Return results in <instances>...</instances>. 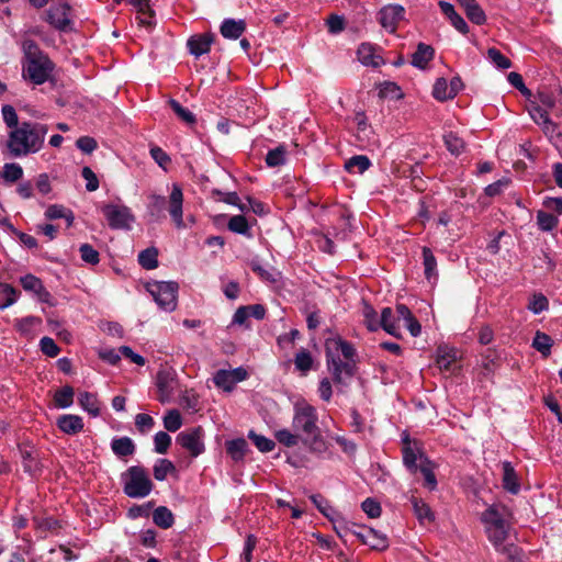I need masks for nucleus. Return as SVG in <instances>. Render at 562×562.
<instances>
[{
    "mask_svg": "<svg viewBox=\"0 0 562 562\" xmlns=\"http://www.w3.org/2000/svg\"><path fill=\"white\" fill-rule=\"evenodd\" d=\"M326 368L336 385L349 386L357 374L359 357L355 346L341 338L330 339L325 349Z\"/></svg>",
    "mask_w": 562,
    "mask_h": 562,
    "instance_id": "1",
    "label": "nucleus"
},
{
    "mask_svg": "<svg viewBox=\"0 0 562 562\" xmlns=\"http://www.w3.org/2000/svg\"><path fill=\"white\" fill-rule=\"evenodd\" d=\"M293 411L292 429L300 435L301 442L313 453L323 454L326 452L327 445L318 427L316 408L307 403H297Z\"/></svg>",
    "mask_w": 562,
    "mask_h": 562,
    "instance_id": "2",
    "label": "nucleus"
},
{
    "mask_svg": "<svg viewBox=\"0 0 562 562\" xmlns=\"http://www.w3.org/2000/svg\"><path fill=\"white\" fill-rule=\"evenodd\" d=\"M48 126L44 123L24 121L9 133L7 147L14 158L38 153L45 142Z\"/></svg>",
    "mask_w": 562,
    "mask_h": 562,
    "instance_id": "3",
    "label": "nucleus"
},
{
    "mask_svg": "<svg viewBox=\"0 0 562 562\" xmlns=\"http://www.w3.org/2000/svg\"><path fill=\"white\" fill-rule=\"evenodd\" d=\"M21 50L23 53L21 60L23 79L36 86L45 83L52 76L55 67L48 55L31 38L22 41Z\"/></svg>",
    "mask_w": 562,
    "mask_h": 562,
    "instance_id": "4",
    "label": "nucleus"
},
{
    "mask_svg": "<svg viewBox=\"0 0 562 562\" xmlns=\"http://www.w3.org/2000/svg\"><path fill=\"white\" fill-rule=\"evenodd\" d=\"M168 203V212L177 228H183V193L179 184L175 183L169 194V200L164 195L153 193L148 196L147 214L151 222H159L166 217L165 211Z\"/></svg>",
    "mask_w": 562,
    "mask_h": 562,
    "instance_id": "5",
    "label": "nucleus"
},
{
    "mask_svg": "<svg viewBox=\"0 0 562 562\" xmlns=\"http://www.w3.org/2000/svg\"><path fill=\"white\" fill-rule=\"evenodd\" d=\"M120 481L123 493L134 499L149 496L154 490V483L148 471L142 465H131L121 473Z\"/></svg>",
    "mask_w": 562,
    "mask_h": 562,
    "instance_id": "6",
    "label": "nucleus"
},
{
    "mask_svg": "<svg viewBox=\"0 0 562 562\" xmlns=\"http://www.w3.org/2000/svg\"><path fill=\"white\" fill-rule=\"evenodd\" d=\"M147 291L161 311L170 313L177 308L179 291L177 282L154 281L148 283Z\"/></svg>",
    "mask_w": 562,
    "mask_h": 562,
    "instance_id": "7",
    "label": "nucleus"
},
{
    "mask_svg": "<svg viewBox=\"0 0 562 562\" xmlns=\"http://www.w3.org/2000/svg\"><path fill=\"white\" fill-rule=\"evenodd\" d=\"M101 212L112 229H130L132 223L135 222L134 214L126 205L104 204L101 207Z\"/></svg>",
    "mask_w": 562,
    "mask_h": 562,
    "instance_id": "8",
    "label": "nucleus"
},
{
    "mask_svg": "<svg viewBox=\"0 0 562 562\" xmlns=\"http://www.w3.org/2000/svg\"><path fill=\"white\" fill-rule=\"evenodd\" d=\"M70 12L71 8L67 2L55 3L46 10L45 21L58 32H70L74 26Z\"/></svg>",
    "mask_w": 562,
    "mask_h": 562,
    "instance_id": "9",
    "label": "nucleus"
},
{
    "mask_svg": "<svg viewBox=\"0 0 562 562\" xmlns=\"http://www.w3.org/2000/svg\"><path fill=\"white\" fill-rule=\"evenodd\" d=\"M405 18V9L397 3H390L383 5L378 14L376 20L380 25L390 34H394L397 30L398 23Z\"/></svg>",
    "mask_w": 562,
    "mask_h": 562,
    "instance_id": "10",
    "label": "nucleus"
},
{
    "mask_svg": "<svg viewBox=\"0 0 562 562\" xmlns=\"http://www.w3.org/2000/svg\"><path fill=\"white\" fill-rule=\"evenodd\" d=\"M203 436V429L201 427H194L179 432L176 441L183 449L188 450L193 458H196L205 450Z\"/></svg>",
    "mask_w": 562,
    "mask_h": 562,
    "instance_id": "11",
    "label": "nucleus"
},
{
    "mask_svg": "<svg viewBox=\"0 0 562 562\" xmlns=\"http://www.w3.org/2000/svg\"><path fill=\"white\" fill-rule=\"evenodd\" d=\"M20 284L24 291L32 293L35 299L49 306L55 305L53 295L46 290L42 280L32 273H27L20 278Z\"/></svg>",
    "mask_w": 562,
    "mask_h": 562,
    "instance_id": "12",
    "label": "nucleus"
},
{
    "mask_svg": "<svg viewBox=\"0 0 562 562\" xmlns=\"http://www.w3.org/2000/svg\"><path fill=\"white\" fill-rule=\"evenodd\" d=\"M156 387L158 391V401L162 404L168 403L177 386L176 372L169 369H161L156 374Z\"/></svg>",
    "mask_w": 562,
    "mask_h": 562,
    "instance_id": "13",
    "label": "nucleus"
},
{
    "mask_svg": "<svg viewBox=\"0 0 562 562\" xmlns=\"http://www.w3.org/2000/svg\"><path fill=\"white\" fill-rule=\"evenodd\" d=\"M510 526L507 528H498L485 531L490 542L493 544L494 549L502 553L506 554L508 558L514 559L518 554V547L515 544H506L505 541L508 538Z\"/></svg>",
    "mask_w": 562,
    "mask_h": 562,
    "instance_id": "14",
    "label": "nucleus"
},
{
    "mask_svg": "<svg viewBox=\"0 0 562 562\" xmlns=\"http://www.w3.org/2000/svg\"><path fill=\"white\" fill-rule=\"evenodd\" d=\"M19 453L24 473L36 477L42 472V464L36 450L33 447L19 445Z\"/></svg>",
    "mask_w": 562,
    "mask_h": 562,
    "instance_id": "15",
    "label": "nucleus"
},
{
    "mask_svg": "<svg viewBox=\"0 0 562 562\" xmlns=\"http://www.w3.org/2000/svg\"><path fill=\"white\" fill-rule=\"evenodd\" d=\"M356 123V137L361 147L371 145L374 143V132L368 122V117L364 112L360 111L355 114L353 119Z\"/></svg>",
    "mask_w": 562,
    "mask_h": 562,
    "instance_id": "16",
    "label": "nucleus"
},
{
    "mask_svg": "<svg viewBox=\"0 0 562 562\" xmlns=\"http://www.w3.org/2000/svg\"><path fill=\"white\" fill-rule=\"evenodd\" d=\"M481 521L485 526V531L498 528H507L509 522L505 519L501 508L493 504L490 505L481 515Z\"/></svg>",
    "mask_w": 562,
    "mask_h": 562,
    "instance_id": "17",
    "label": "nucleus"
},
{
    "mask_svg": "<svg viewBox=\"0 0 562 562\" xmlns=\"http://www.w3.org/2000/svg\"><path fill=\"white\" fill-rule=\"evenodd\" d=\"M213 41L214 35L212 33L195 34L189 37L187 47L192 56L199 58L210 52Z\"/></svg>",
    "mask_w": 562,
    "mask_h": 562,
    "instance_id": "18",
    "label": "nucleus"
},
{
    "mask_svg": "<svg viewBox=\"0 0 562 562\" xmlns=\"http://www.w3.org/2000/svg\"><path fill=\"white\" fill-rule=\"evenodd\" d=\"M422 257L425 279L430 285L434 286L439 280L437 259L432 250L427 246L422 248Z\"/></svg>",
    "mask_w": 562,
    "mask_h": 562,
    "instance_id": "19",
    "label": "nucleus"
},
{
    "mask_svg": "<svg viewBox=\"0 0 562 562\" xmlns=\"http://www.w3.org/2000/svg\"><path fill=\"white\" fill-rule=\"evenodd\" d=\"M357 56L367 67L378 68L384 64L382 56L375 53V47L370 43H361L357 49Z\"/></svg>",
    "mask_w": 562,
    "mask_h": 562,
    "instance_id": "20",
    "label": "nucleus"
},
{
    "mask_svg": "<svg viewBox=\"0 0 562 562\" xmlns=\"http://www.w3.org/2000/svg\"><path fill=\"white\" fill-rule=\"evenodd\" d=\"M503 488L512 495H517L520 492V482L517 472L509 461H503Z\"/></svg>",
    "mask_w": 562,
    "mask_h": 562,
    "instance_id": "21",
    "label": "nucleus"
},
{
    "mask_svg": "<svg viewBox=\"0 0 562 562\" xmlns=\"http://www.w3.org/2000/svg\"><path fill=\"white\" fill-rule=\"evenodd\" d=\"M435 49L432 46L423 42L417 44L415 53L412 55L411 65L417 69L424 70L434 59Z\"/></svg>",
    "mask_w": 562,
    "mask_h": 562,
    "instance_id": "22",
    "label": "nucleus"
},
{
    "mask_svg": "<svg viewBox=\"0 0 562 562\" xmlns=\"http://www.w3.org/2000/svg\"><path fill=\"white\" fill-rule=\"evenodd\" d=\"M56 425L60 431L70 436L80 432L85 426L82 417L74 414L60 415Z\"/></svg>",
    "mask_w": 562,
    "mask_h": 562,
    "instance_id": "23",
    "label": "nucleus"
},
{
    "mask_svg": "<svg viewBox=\"0 0 562 562\" xmlns=\"http://www.w3.org/2000/svg\"><path fill=\"white\" fill-rule=\"evenodd\" d=\"M246 31V22L243 19H224L220 26V32L224 38L238 40Z\"/></svg>",
    "mask_w": 562,
    "mask_h": 562,
    "instance_id": "24",
    "label": "nucleus"
},
{
    "mask_svg": "<svg viewBox=\"0 0 562 562\" xmlns=\"http://www.w3.org/2000/svg\"><path fill=\"white\" fill-rule=\"evenodd\" d=\"M528 112L532 121L542 126L544 132L553 131L554 124L549 116V111L537 102L529 101Z\"/></svg>",
    "mask_w": 562,
    "mask_h": 562,
    "instance_id": "25",
    "label": "nucleus"
},
{
    "mask_svg": "<svg viewBox=\"0 0 562 562\" xmlns=\"http://www.w3.org/2000/svg\"><path fill=\"white\" fill-rule=\"evenodd\" d=\"M379 325L380 329H383L389 335L401 338V328L400 325H397L396 316L391 307L385 306L382 308Z\"/></svg>",
    "mask_w": 562,
    "mask_h": 562,
    "instance_id": "26",
    "label": "nucleus"
},
{
    "mask_svg": "<svg viewBox=\"0 0 562 562\" xmlns=\"http://www.w3.org/2000/svg\"><path fill=\"white\" fill-rule=\"evenodd\" d=\"M110 446H111L112 452L117 458H125V457L133 456L136 451V446H135L134 441L132 440V438H130L127 436L114 437L111 440Z\"/></svg>",
    "mask_w": 562,
    "mask_h": 562,
    "instance_id": "27",
    "label": "nucleus"
},
{
    "mask_svg": "<svg viewBox=\"0 0 562 562\" xmlns=\"http://www.w3.org/2000/svg\"><path fill=\"white\" fill-rule=\"evenodd\" d=\"M434 470L435 463L428 457L420 456V464L418 467V471L423 474L424 485L429 491H435L438 485Z\"/></svg>",
    "mask_w": 562,
    "mask_h": 562,
    "instance_id": "28",
    "label": "nucleus"
},
{
    "mask_svg": "<svg viewBox=\"0 0 562 562\" xmlns=\"http://www.w3.org/2000/svg\"><path fill=\"white\" fill-rule=\"evenodd\" d=\"M225 447L227 454L235 462L244 461L247 452L249 451V446L244 438L227 440Z\"/></svg>",
    "mask_w": 562,
    "mask_h": 562,
    "instance_id": "29",
    "label": "nucleus"
},
{
    "mask_svg": "<svg viewBox=\"0 0 562 562\" xmlns=\"http://www.w3.org/2000/svg\"><path fill=\"white\" fill-rule=\"evenodd\" d=\"M249 266L251 270L258 274V277L266 282L277 283L280 279L281 273L277 271L274 268H266L261 260L258 257H255L250 260Z\"/></svg>",
    "mask_w": 562,
    "mask_h": 562,
    "instance_id": "30",
    "label": "nucleus"
},
{
    "mask_svg": "<svg viewBox=\"0 0 562 562\" xmlns=\"http://www.w3.org/2000/svg\"><path fill=\"white\" fill-rule=\"evenodd\" d=\"M78 403L91 417H98L101 413L100 401L94 393L87 391L79 393Z\"/></svg>",
    "mask_w": 562,
    "mask_h": 562,
    "instance_id": "31",
    "label": "nucleus"
},
{
    "mask_svg": "<svg viewBox=\"0 0 562 562\" xmlns=\"http://www.w3.org/2000/svg\"><path fill=\"white\" fill-rule=\"evenodd\" d=\"M45 218L49 221L64 218L67 222V226L70 227L74 224L75 215L71 210L65 207L61 204H50L45 211Z\"/></svg>",
    "mask_w": 562,
    "mask_h": 562,
    "instance_id": "32",
    "label": "nucleus"
},
{
    "mask_svg": "<svg viewBox=\"0 0 562 562\" xmlns=\"http://www.w3.org/2000/svg\"><path fill=\"white\" fill-rule=\"evenodd\" d=\"M411 504L413 506L414 514L416 515L419 522H431L435 520V514L429 505L422 498L412 497Z\"/></svg>",
    "mask_w": 562,
    "mask_h": 562,
    "instance_id": "33",
    "label": "nucleus"
},
{
    "mask_svg": "<svg viewBox=\"0 0 562 562\" xmlns=\"http://www.w3.org/2000/svg\"><path fill=\"white\" fill-rule=\"evenodd\" d=\"M154 524L162 529L171 528L175 524V516L172 512L166 506H158L153 509Z\"/></svg>",
    "mask_w": 562,
    "mask_h": 562,
    "instance_id": "34",
    "label": "nucleus"
},
{
    "mask_svg": "<svg viewBox=\"0 0 562 562\" xmlns=\"http://www.w3.org/2000/svg\"><path fill=\"white\" fill-rule=\"evenodd\" d=\"M372 166L371 160L366 155H355L345 162V169L349 173L362 175Z\"/></svg>",
    "mask_w": 562,
    "mask_h": 562,
    "instance_id": "35",
    "label": "nucleus"
},
{
    "mask_svg": "<svg viewBox=\"0 0 562 562\" xmlns=\"http://www.w3.org/2000/svg\"><path fill=\"white\" fill-rule=\"evenodd\" d=\"M294 366L295 369L301 373V375H306L314 366V358L310 350L305 348H301L294 357Z\"/></svg>",
    "mask_w": 562,
    "mask_h": 562,
    "instance_id": "36",
    "label": "nucleus"
},
{
    "mask_svg": "<svg viewBox=\"0 0 562 562\" xmlns=\"http://www.w3.org/2000/svg\"><path fill=\"white\" fill-rule=\"evenodd\" d=\"M532 348L547 358L551 355L553 339L548 334L537 330L531 342Z\"/></svg>",
    "mask_w": 562,
    "mask_h": 562,
    "instance_id": "37",
    "label": "nucleus"
},
{
    "mask_svg": "<svg viewBox=\"0 0 562 562\" xmlns=\"http://www.w3.org/2000/svg\"><path fill=\"white\" fill-rule=\"evenodd\" d=\"M420 456H425L420 450H415L411 445L402 448L403 464L411 473L415 474L418 471L417 460Z\"/></svg>",
    "mask_w": 562,
    "mask_h": 562,
    "instance_id": "38",
    "label": "nucleus"
},
{
    "mask_svg": "<svg viewBox=\"0 0 562 562\" xmlns=\"http://www.w3.org/2000/svg\"><path fill=\"white\" fill-rule=\"evenodd\" d=\"M227 227L235 234L243 235L247 238L252 237L251 227L244 215H234L229 218Z\"/></svg>",
    "mask_w": 562,
    "mask_h": 562,
    "instance_id": "39",
    "label": "nucleus"
},
{
    "mask_svg": "<svg viewBox=\"0 0 562 562\" xmlns=\"http://www.w3.org/2000/svg\"><path fill=\"white\" fill-rule=\"evenodd\" d=\"M75 391L70 385H64L54 394V402L58 408L66 409L74 404Z\"/></svg>",
    "mask_w": 562,
    "mask_h": 562,
    "instance_id": "40",
    "label": "nucleus"
},
{
    "mask_svg": "<svg viewBox=\"0 0 562 562\" xmlns=\"http://www.w3.org/2000/svg\"><path fill=\"white\" fill-rule=\"evenodd\" d=\"M155 501H148L143 504H133L126 512V517L131 520L138 518H148L153 513Z\"/></svg>",
    "mask_w": 562,
    "mask_h": 562,
    "instance_id": "41",
    "label": "nucleus"
},
{
    "mask_svg": "<svg viewBox=\"0 0 562 562\" xmlns=\"http://www.w3.org/2000/svg\"><path fill=\"white\" fill-rule=\"evenodd\" d=\"M312 503L316 506V508L329 520L331 518L338 517L340 514L335 507H333L329 502L321 494H312L310 496Z\"/></svg>",
    "mask_w": 562,
    "mask_h": 562,
    "instance_id": "42",
    "label": "nucleus"
},
{
    "mask_svg": "<svg viewBox=\"0 0 562 562\" xmlns=\"http://www.w3.org/2000/svg\"><path fill=\"white\" fill-rule=\"evenodd\" d=\"M443 142L447 150L453 156L461 155L465 148L464 140L454 132L446 133L443 135Z\"/></svg>",
    "mask_w": 562,
    "mask_h": 562,
    "instance_id": "43",
    "label": "nucleus"
},
{
    "mask_svg": "<svg viewBox=\"0 0 562 562\" xmlns=\"http://www.w3.org/2000/svg\"><path fill=\"white\" fill-rule=\"evenodd\" d=\"M138 263L146 270H153L158 267V250L155 247H148L138 254Z\"/></svg>",
    "mask_w": 562,
    "mask_h": 562,
    "instance_id": "44",
    "label": "nucleus"
},
{
    "mask_svg": "<svg viewBox=\"0 0 562 562\" xmlns=\"http://www.w3.org/2000/svg\"><path fill=\"white\" fill-rule=\"evenodd\" d=\"M367 546H369L373 550L383 551L389 547V540L387 537L373 529L370 528L367 530Z\"/></svg>",
    "mask_w": 562,
    "mask_h": 562,
    "instance_id": "45",
    "label": "nucleus"
},
{
    "mask_svg": "<svg viewBox=\"0 0 562 562\" xmlns=\"http://www.w3.org/2000/svg\"><path fill=\"white\" fill-rule=\"evenodd\" d=\"M268 167H279L283 166L286 162V148L284 145H279L278 147L270 149L265 159Z\"/></svg>",
    "mask_w": 562,
    "mask_h": 562,
    "instance_id": "46",
    "label": "nucleus"
},
{
    "mask_svg": "<svg viewBox=\"0 0 562 562\" xmlns=\"http://www.w3.org/2000/svg\"><path fill=\"white\" fill-rule=\"evenodd\" d=\"M18 297V292L11 284L0 282V310L13 305Z\"/></svg>",
    "mask_w": 562,
    "mask_h": 562,
    "instance_id": "47",
    "label": "nucleus"
},
{
    "mask_svg": "<svg viewBox=\"0 0 562 562\" xmlns=\"http://www.w3.org/2000/svg\"><path fill=\"white\" fill-rule=\"evenodd\" d=\"M247 437H248V439H250L252 441V443L256 446V448L262 453L270 452L276 447V442L272 439H270L263 435H259L255 430H249Z\"/></svg>",
    "mask_w": 562,
    "mask_h": 562,
    "instance_id": "48",
    "label": "nucleus"
},
{
    "mask_svg": "<svg viewBox=\"0 0 562 562\" xmlns=\"http://www.w3.org/2000/svg\"><path fill=\"white\" fill-rule=\"evenodd\" d=\"M456 359V350L441 347L438 348L436 362L440 370L450 371Z\"/></svg>",
    "mask_w": 562,
    "mask_h": 562,
    "instance_id": "49",
    "label": "nucleus"
},
{
    "mask_svg": "<svg viewBox=\"0 0 562 562\" xmlns=\"http://www.w3.org/2000/svg\"><path fill=\"white\" fill-rule=\"evenodd\" d=\"M334 526V530L336 531L337 536L341 539H346L349 535H351L352 528H356L357 525L353 522L348 521L341 513L338 515V517L331 518L330 520Z\"/></svg>",
    "mask_w": 562,
    "mask_h": 562,
    "instance_id": "50",
    "label": "nucleus"
},
{
    "mask_svg": "<svg viewBox=\"0 0 562 562\" xmlns=\"http://www.w3.org/2000/svg\"><path fill=\"white\" fill-rule=\"evenodd\" d=\"M176 470L175 464L168 459H158L153 468L154 477L157 481H165L171 472Z\"/></svg>",
    "mask_w": 562,
    "mask_h": 562,
    "instance_id": "51",
    "label": "nucleus"
},
{
    "mask_svg": "<svg viewBox=\"0 0 562 562\" xmlns=\"http://www.w3.org/2000/svg\"><path fill=\"white\" fill-rule=\"evenodd\" d=\"M559 220L555 215L546 211L537 212V225L540 231L552 232L553 229L557 228Z\"/></svg>",
    "mask_w": 562,
    "mask_h": 562,
    "instance_id": "52",
    "label": "nucleus"
},
{
    "mask_svg": "<svg viewBox=\"0 0 562 562\" xmlns=\"http://www.w3.org/2000/svg\"><path fill=\"white\" fill-rule=\"evenodd\" d=\"M362 315L364 318L366 327L369 331H378L380 329V317L378 316V313L375 312L374 307L371 304H363Z\"/></svg>",
    "mask_w": 562,
    "mask_h": 562,
    "instance_id": "53",
    "label": "nucleus"
},
{
    "mask_svg": "<svg viewBox=\"0 0 562 562\" xmlns=\"http://www.w3.org/2000/svg\"><path fill=\"white\" fill-rule=\"evenodd\" d=\"M274 438L279 443H281L288 448L294 447L299 442H301L300 435L297 432H295L294 430L291 431L286 428L277 430L274 432Z\"/></svg>",
    "mask_w": 562,
    "mask_h": 562,
    "instance_id": "54",
    "label": "nucleus"
},
{
    "mask_svg": "<svg viewBox=\"0 0 562 562\" xmlns=\"http://www.w3.org/2000/svg\"><path fill=\"white\" fill-rule=\"evenodd\" d=\"M23 177V169L16 162H7L3 166L2 178L5 182L13 183Z\"/></svg>",
    "mask_w": 562,
    "mask_h": 562,
    "instance_id": "55",
    "label": "nucleus"
},
{
    "mask_svg": "<svg viewBox=\"0 0 562 562\" xmlns=\"http://www.w3.org/2000/svg\"><path fill=\"white\" fill-rule=\"evenodd\" d=\"M182 426V417L178 409H169L164 416V427L170 431L175 432L180 429Z\"/></svg>",
    "mask_w": 562,
    "mask_h": 562,
    "instance_id": "56",
    "label": "nucleus"
},
{
    "mask_svg": "<svg viewBox=\"0 0 562 562\" xmlns=\"http://www.w3.org/2000/svg\"><path fill=\"white\" fill-rule=\"evenodd\" d=\"M214 384L223 389L225 392H231L235 387V383L233 382L229 371L225 369L218 370L213 376Z\"/></svg>",
    "mask_w": 562,
    "mask_h": 562,
    "instance_id": "57",
    "label": "nucleus"
},
{
    "mask_svg": "<svg viewBox=\"0 0 562 562\" xmlns=\"http://www.w3.org/2000/svg\"><path fill=\"white\" fill-rule=\"evenodd\" d=\"M530 101L539 103L548 111L552 110L557 102L554 93L548 89L539 90Z\"/></svg>",
    "mask_w": 562,
    "mask_h": 562,
    "instance_id": "58",
    "label": "nucleus"
},
{
    "mask_svg": "<svg viewBox=\"0 0 562 562\" xmlns=\"http://www.w3.org/2000/svg\"><path fill=\"white\" fill-rule=\"evenodd\" d=\"M170 108L177 114L179 119H181L187 124H194L196 122V116L192 113L188 108L182 106L177 100L171 99L169 101Z\"/></svg>",
    "mask_w": 562,
    "mask_h": 562,
    "instance_id": "59",
    "label": "nucleus"
},
{
    "mask_svg": "<svg viewBox=\"0 0 562 562\" xmlns=\"http://www.w3.org/2000/svg\"><path fill=\"white\" fill-rule=\"evenodd\" d=\"M528 310L535 314L539 315L549 308V301L542 293H536L529 300Z\"/></svg>",
    "mask_w": 562,
    "mask_h": 562,
    "instance_id": "60",
    "label": "nucleus"
},
{
    "mask_svg": "<svg viewBox=\"0 0 562 562\" xmlns=\"http://www.w3.org/2000/svg\"><path fill=\"white\" fill-rule=\"evenodd\" d=\"M432 97L438 101L452 99L449 91L448 81L445 78H438L432 88Z\"/></svg>",
    "mask_w": 562,
    "mask_h": 562,
    "instance_id": "61",
    "label": "nucleus"
},
{
    "mask_svg": "<svg viewBox=\"0 0 562 562\" xmlns=\"http://www.w3.org/2000/svg\"><path fill=\"white\" fill-rule=\"evenodd\" d=\"M487 56L498 69H508L512 66V61L495 47L487 49Z\"/></svg>",
    "mask_w": 562,
    "mask_h": 562,
    "instance_id": "62",
    "label": "nucleus"
},
{
    "mask_svg": "<svg viewBox=\"0 0 562 562\" xmlns=\"http://www.w3.org/2000/svg\"><path fill=\"white\" fill-rule=\"evenodd\" d=\"M464 12L468 19L476 25H483L486 22V14L477 2L464 10Z\"/></svg>",
    "mask_w": 562,
    "mask_h": 562,
    "instance_id": "63",
    "label": "nucleus"
},
{
    "mask_svg": "<svg viewBox=\"0 0 562 562\" xmlns=\"http://www.w3.org/2000/svg\"><path fill=\"white\" fill-rule=\"evenodd\" d=\"M81 259L89 265L95 266L100 261V255L90 244H82L79 247Z\"/></svg>",
    "mask_w": 562,
    "mask_h": 562,
    "instance_id": "64",
    "label": "nucleus"
}]
</instances>
